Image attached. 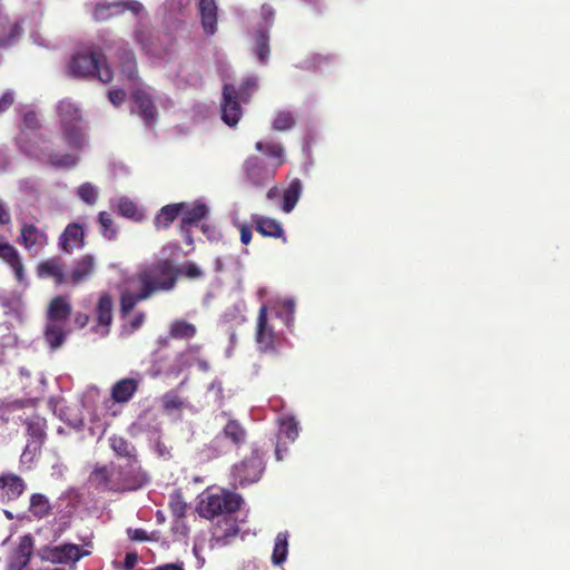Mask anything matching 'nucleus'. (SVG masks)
Instances as JSON below:
<instances>
[{
  "mask_svg": "<svg viewBox=\"0 0 570 570\" xmlns=\"http://www.w3.org/2000/svg\"><path fill=\"white\" fill-rule=\"evenodd\" d=\"M180 268L170 258H157L142 263L135 274L128 279V284L137 287V291H124L120 295V311L122 314L131 312L142 301L151 298L159 293L173 291Z\"/></svg>",
  "mask_w": 570,
  "mask_h": 570,
  "instance_id": "nucleus-1",
  "label": "nucleus"
},
{
  "mask_svg": "<svg viewBox=\"0 0 570 570\" xmlns=\"http://www.w3.org/2000/svg\"><path fill=\"white\" fill-rule=\"evenodd\" d=\"M69 71L76 78H97L104 83L111 82L114 78V71L100 49L75 53L69 63Z\"/></svg>",
  "mask_w": 570,
  "mask_h": 570,
  "instance_id": "nucleus-2",
  "label": "nucleus"
},
{
  "mask_svg": "<svg viewBox=\"0 0 570 570\" xmlns=\"http://www.w3.org/2000/svg\"><path fill=\"white\" fill-rule=\"evenodd\" d=\"M20 150L29 158L47 164L53 168H72L76 167L79 157L73 154H58L48 144L45 138H40L39 141H32L30 139L19 138Z\"/></svg>",
  "mask_w": 570,
  "mask_h": 570,
  "instance_id": "nucleus-3",
  "label": "nucleus"
},
{
  "mask_svg": "<svg viewBox=\"0 0 570 570\" xmlns=\"http://www.w3.org/2000/svg\"><path fill=\"white\" fill-rule=\"evenodd\" d=\"M243 503V498L234 492L220 490L216 493L206 494L199 503V513L206 519L217 515H232Z\"/></svg>",
  "mask_w": 570,
  "mask_h": 570,
  "instance_id": "nucleus-4",
  "label": "nucleus"
},
{
  "mask_svg": "<svg viewBox=\"0 0 570 570\" xmlns=\"http://www.w3.org/2000/svg\"><path fill=\"white\" fill-rule=\"evenodd\" d=\"M264 471V454L259 450L254 449L249 456L234 466L233 478L239 487H246L258 482Z\"/></svg>",
  "mask_w": 570,
  "mask_h": 570,
  "instance_id": "nucleus-5",
  "label": "nucleus"
},
{
  "mask_svg": "<svg viewBox=\"0 0 570 570\" xmlns=\"http://www.w3.org/2000/svg\"><path fill=\"white\" fill-rule=\"evenodd\" d=\"M117 482L114 487L120 492L136 491L148 483L149 478L141 469L138 461L126 462L125 465H116Z\"/></svg>",
  "mask_w": 570,
  "mask_h": 570,
  "instance_id": "nucleus-6",
  "label": "nucleus"
},
{
  "mask_svg": "<svg viewBox=\"0 0 570 570\" xmlns=\"http://www.w3.org/2000/svg\"><path fill=\"white\" fill-rule=\"evenodd\" d=\"M35 551V539L31 534L19 537L6 557V570H24Z\"/></svg>",
  "mask_w": 570,
  "mask_h": 570,
  "instance_id": "nucleus-7",
  "label": "nucleus"
},
{
  "mask_svg": "<svg viewBox=\"0 0 570 570\" xmlns=\"http://www.w3.org/2000/svg\"><path fill=\"white\" fill-rule=\"evenodd\" d=\"M243 171L246 180L254 187L268 184L276 175L275 168H272L257 155H250L244 160Z\"/></svg>",
  "mask_w": 570,
  "mask_h": 570,
  "instance_id": "nucleus-8",
  "label": "nucleus"
},
{
  "mask_svg": "<svg viewBox=\"0 0 570 570\" xmlns=\"http://www.w3.org/2000/svg\"><path fill=\"white\" fill-rule=\"evenodd\" d=\"M87 554V551L82 552L79 546L72 543L45 547L39 551L41 560L52 564H73Z\"/></svg>",
  "mask_w": 570,
  "mask_h": 570,
  "instance_id": "nucleus-9",
  "label": "nucleus"
},
{
  "mask_svg": "<svg viewBox=\"0 0 570 570\" xmlns=\"http://www.w3.org/2000/svg\"><path fill=\"white\" fill-rule=\"evenodd\" d=\"M242 104L236 98V87L233 83H225L222 91L220 114L222 120L229 127H234L242 118Z\"/></svg>",
  "mask_w": 570,
  "mask_h": 570,
  "instance_id": "nucleus-10",
  "label": "nucleus"
},
{
  "mask_svg": "<svg viewBox=\"0 0 570 570\" xmlns=\"http://www.w3.org/2000/svg\"><path fill=\"white\" fill-rule=\"evenodd\" d=\"M116 59L119 63L120 72L131 82H136L138 77L137 61L129 43L119 40L116 42Z\"/></svg>",
  "mask_w": 570,
  "mask_h": 570,
  "instance_id": "nucleus-11",
  "label": "nucleus"
},
{
  "mask_svg": "<svg viewBox=\"0 0 570 570\" xmlns=\"http://www.w3.org/2000/svg\"><path fill=\"white\" fill-rule=\"evenodd\" d=\"M27 490L26 481L13 472L0 474V501L11 502L18 500Z\"/></svg>",
  "mask_w": 570,
  "mask_h": 570,
  "instance_id": "nucleus-12",
  "label": "nucleus"
},
{
  "mask_svg": "<svg viewBox=\"0 0 570 570\" xmlns=\"http://www.w3.org/2000/svg\"><path fill=\"white\" fill-rule=\"evenodd\" d=\"M58 245L68 254L73 249L82 248L85 246L83 226L78 223L68 224L58 238Z\"/></svg>",
  "mask_w": 570,
  "mask_h": 570,
  "instance_id": "nucleus-13",
  "label": "nucleus"
},
{
  "mask_svg": "<svg viewBox=\"0 0 570 570\" xmlns=\"http://www.w3.org/2000/svg\"><path fill=\"white\" fill-rule=\"evenodd\" d=\"M37 276L39 278H52L56 285H62L68 282L63 271V262L59 256L42 261L37 266Z\"/></svg>",
  "mask_w": 570,
  "mask_h": 570,
  "instance_id": "nucleus-14",
  "label": "nucleus"
},
{
  "mask_svg": "<svg viewBox=\"0 0 570 570\" xmlns=\"http://www.w3.org/2000/svg\"><path fill=\"white\" fill-rule=\"evenodd\" d=\"M274 337L273 327L269 326L267 322V307L266 305H262L257 316L256 343L262 351L267 352L274 348Z\"/></svg>",
  "mask_w": 570,
  "mask_h": 570,
  "instance_id": "nucleus-15",
  "label": "nucleus"
},
{
  "mask_svg": "<svg viewBox=\"0 0 570 570\" xmlns=\"http://www.w3.org/2000/svg\"><path fill=\"white\" fill-rule=\"evenodd\" d=\"M255 149L268 159L267 164L276 171L286 163L284 146L278 141L273 139L259 140L255 144Z\"/></svg>",
  "mask_w": 570,
  "mask_h": 570,
  "instance_id": "nucleus-16",
  "label": "nucleus"
},
{
  "mask_svg": "<svg viewBox=\"0 0 570 570\" xmlns=\"http://www.w3.org/2000/svg\"><path fill=\"white\" fill-rule=\"evenodd\" d=\"M140 381L135 377H124L114 383L110 389V397L115 403L126 404L137 393Z\"/></svg>",
  "mask_w": 570,
  "mask_h": 570,
  "instance_id": "nucleus-17",
  "label": "nucleus"
},
{
  "mask_svg": "<svg viewBox=\"0 0 570 570\" xmlns=\"http://www.w3.org/2000/svg\"><path fill=\"white\" fill-rule=\"evenodd\" d=\"M252 222L254 223L256 230L263 237L281 238L283 243L287 242L284 228L278 220L258 214H253Z\"/></svg>",
  "mask_w": 570,
  "mask_h": 570,
  "instance_id": "nucleus-18",
  "label": "nucleus"
},
{
  "mask_svg": "<svg viewBox=\"0 0 570 570\" xmlns=\"http://www.w3.org/2000/svg\"><path fill=\"white\" fill-rule=\"evenodd\" d=\"M90 481L101 490H108L114 492H120L119 489L114 487L117 482L116 478V465L111 464L96 466L90 474Z\"/></svg>",
  "mask_w": 570,
  "mask_h": 570,
  "instance_id": "nucleus-19",
  "label": "nucleus"
},
{
  "mask_svg": "<svg viewBox=\"0 0 570 570\" xmlns=\"http://www.w3.org/2000/svg\"><path fill=\"white\" fill-rule=\"evenodd\" d=\"M90 481L101 490H108L114 492H120L119 489L114 487L117 482L116 478V465L111 464L96 466L90 474Z\"/></svg>",
  "mask_w": 570,
  "mask_h": 570,
  "instance_id": "nucleus-20",
  "label": "nucleus"
},
{
  "mask_svg": "<svg viewBox=\"0 0 570 570\" xmlns=\"http://www.w3.org/2000/svg\"><path fill=\"white\" fill-rule=\"evenodd\" d=\"M240 529L236 518L233 515H224L214 527L213 535L218 543L228 544L232 539L236 538Z\"/></svg>",
  "mask_w": 570,
  "mask_h": 570,
  "instance_id": "nucleus-21",
  "label": "nucleus"
},
{
  "mask_svg": "<svg viewBox=\"0 0 570 570\" xmlns=\"http://www.w3.org/2000/svg\"><path fill=\"white\" fill-rule=\"evenodd\" d=\"M71 304L66 296H55L48 306V322H57L63 324L71 315Z\"/></svg>",
  "mask_w": 570,
  "mask_h": 570,
  "instance_id": "nucleus-22",
  "label": "nucleus"
},
{
  "mask_svg": "<svg viewBox=\"0 0 570 570\" xmlns=\"http://www.w3.org/2000/svg\"><path fill=\"white\" fill-rule=\"evenodd\" d=\"M18 242L26 249H31L35 246L43 247L45 245H47L48 237L36 225L24 224L21 227Z\"/></svg>",
  "mask_w": 570,
  "mask_h": 570,
  "instance_id": "nucleus-23",
  "label": "nucleus"
},
{
  "mask_svg": "<svg viewBox=\"0 0 570 570\" xmlns=\"http://www.w3.org/2000/svg\"><path fill=\"white\" fill-rule=\"evenodd\" d=\"M139 109V115L147 126H153L156 121L157 109L150 95L144 90H136L132 95Z\"/></svg>",
  "mask_w": 570,
  "mask_h": 570,
  "instance_id": "nucleus-24",
  "label": "nucleus"
},
{
  "mask_svg": "<svg viewBox=\"0 0 570 570\" xmlns=\"http://www.w3.org/2000/svg\"><path fill=\"white\" fill-rule=\"evenodd\" d=\"M95 272V258L90 254L81 256L73 265L68 281L78 285L87 281Z\"/></svg>",
  "mask_w": 570,
  "mask_h": 570,
  "instance_id": "nucleus-25",
  "label": "nucleus"
},
{
  "mask_svg": "<svg viewBox=\"0 0 570 570\" xmlns=\"http://www.w3.org/2000/svg\"><path fill=\"white\" fill-rule=\"evenodd\" d=\"M184 208L181 209V225L180 229H185V227H190L193 225L198 224L202 219H204L208 214V207L203 203H181Z\"/></svg>",
  "mask_w": 570,
  "mask_h": 570,
  "instance_id": "nucleus-26",
  "label": "nucleus"
},
{
  "mask_svg": "<svg viewBox=\"0 0 570 570\" xmlns=\"http://www.w3.org/2000/svg\"><path fill=\"white\" fill-rule=\"evenodd\" d=\"M202 26L207 35H215L217 30V7L215 0H199L198 3Z\"/></svg>",
  "mask_w": 570,
  "mask_h": 570,
  "instance_id": "nucleus-27",
  "label": "nucleus"
},
{
  "mask_svg": "<svg viewBox=\"0 0 570 570\" xmlns=\"http://www.w3.org/2000/svg\"><path fill=\"white\" fill-rule=\"evenodd\" d=\"M220 435L229 440L236 448H240L242 445H244L247 440L246 429L235 419L228 420V422L223 428L219 435L216 436L214 442H217Z\"/></svg>",
  "mask_w": 570,
  "mask_h": 570,
  "instance_id": "nucleus-28",
  "label": "nucleus"
},
{
  "mask_svg": "<svg viewBox=\"0 0 570 570\" xmlns=\"http://www.w3.org/2000/svg\"><path fill=\"white\" fill-rule=\"evenodd\" d=\"M183 204L174 203L160 208L154 218V226L156 229H167L180 215Z\"/></svg>",
  "mask_w": 570,
  "mask_h": 570,
  "instance_id": "nucleus-29",
  "label": "nucleus"
},
{
  "mask_svg": "<svg viewBox=\"0 0 570 570\" xmlns=\"http://www.w3.org/2000/svg\"><path fill=\"white\" fill-rule=\"evenodd\" d=\"M22 32L18 22H10L8 18L0 17V48L13 46Z\"/></svg>",
  "mask_w": 570,
  "mask_h": 570,
  "instance_id": "nucleus-30",
  "label": "nucleus"
},
{
  "mask_svg": "<svg viewBox=\"0 0 570 570\" xmlns=\"http://www.w3.org/2000/svg\"><path fill=\"white\" fill-rule=\"evenodd\" d=\"M109 446L114 451V453L119 456L126 459L128 462L138 461L136 448L129 442L127 439L120 435H112L109 438Z\"/></svg>",
  "mask_w": 570,
  "mask_h": 570,
  "instance_id": "nucleus-31",
  "label": "nucleus"
},
{
  "mask_svg": "<svg viewBox=\"0 0 570 570\" xmlns=\"http://www.w3.org/2000/svg\"><path fill=\"white\" fill-rule=\"evenodd\" d=\"M303 184L301 179H292L283 193L282 210L284 213H291L295 208L297 202L301 198Z\"/></svg>",
  "mask_w": 570,
  "mask_h": 570,
  "instance_id": "nucleus-32",
  "label": "nucleus"
},
{
  "mask_svg": "<svg viewBox=\"0 0 570 570\" xmlns=\"http://www.w3.org/2000/svg\"><path fill=\"white\" fill-rule=\"evenodd\" d=\"M45 340L50 348L56 350L60 347L66 340L65 325L57 322H47Z\"/></svg>",
  "mask_w": 570,
  "mask_h": 570,
  "instance_id": "nucleus-33",
  "label": "nucleus"
},
{
  "mask_svg": "<svg viewBox=\"0 0 570 570\" xmlns=\"http://www.w3.org/2000/svg\"><path fill=\"white\" fill-rule=\"evenodd\" d=\"M52 507L49 499L42 493H33L30 497L29 512L37 519H43L51 514Z\"/></svg>",
  "mask_w": 570,
  "mask_h": 570,
  "instance_id": "nucleus-34",
  "label": "nucleus"
},
{
  "mask_svg": "<svg viewBox=\"0 0 570 570\" xmlns=\"http://www.w3.org/2000/svg\"><path fill=\"white\" fill-rule=\"evenodd\" d=\"M79 124L75 122L62 127L65 140L72 149H81L86 142V135Z\"/></svg>",
  "mask_w": 570,
  "mask_h": 570,
  "instance_id": "nucleus-35",
  "label": "nucleus"
},
{
  "mask_svg": "<svg viewBox=\"0 0 570 570\" xmlns=\"http://www.w3.org/2000/svg\"><path fill=\"white\" fill-rule=\"evenodd\" d=\"M197 334V328L194 324L185 320H175L169 327V336L174 340H191Z\"/></svg>",
  "mask_w": 570,
  "mask_h": 570,
  "instance_id": "nucleus-36",
  "label": "nucleus"
},
{
  "mask_svg": "<svg viewBox=\"0 0 570 570\" xmlns=\"http://www.w3.org/2000/svg\"><path fill=\"white\" fill-rule=\"evenodd\" d=\"M57 110L62 127L81 121L80 111L71 101L61 100L58 104Z\"/></svg>",
  "mask_w": 570,
  "mask_h": 570,
  "instance_id": "nucleus-37",
  "label": "nucleus"
},
{
  "mask_svg": "<svg viewBox=\"0 0 570 570\" xmlns=\"http://www.w3.org/2000/svg\"><path fill=\"white\" fill-rule=\"evenodd\" d=\"M96 314L99 324L110 325L112 321V299L109 294L105 293L99 297Z\"/></svg>",
  "mask_w": 570,
  "mask_h": 570,
  "instance_id": "nucleus-38",
  "label": "nucleus"
},
{
  "mask_svg": "<svg viewBox=\"0 0 570 570\" xmlns=\"http://www.w3.org/2000/svg\"><path fill=\"white\" fill-rule=\"evenodd\" d=\"M288 553V533L279 532L275 538L274 549L272 553V561L275 566H281L285 562Z\"/></svg>",
  "mask_w": 570,
  "mask_h": 570,
  "instance_id": "nucleus-39",
  "label": "nucleus"
},
{
  "mask_svg": "<svg viewBox=\"0 0 570 570\" xmlns=\"http://www.w3.org/2000/svg\"><path fill=\"white\" fill-rule=\"evenodd\" d=\"M256 56L262 63H266L269 59V37L264 30H258L255 35Z\"/></svg>",
  "mask_w": 570,
  "mask_h": 570,
  "instance_id": "nucleus-40",
  "label": "nucleus"
},
{
  "mask_svg": "<svg viewBox=\"0 0 570 570\" xmlns=\"http://www.w3.org/2000/svg\"><path fill=\"white\" fill-rule=\"evenodd\" d=\"M257 78L247 77L240 82L239 87L236 88V98L243 101V104H247L250 100L253 94L257 90Z\"/></svg>",
  "mask_w": 570,
  "mask_h": 570,
  "instance_id": "nucleus-41",
  "label": "nucleus"
},
{
  "mask_svg": "<svg viewBox=\"0 0 570 570\" xmlns=\"http://www.w3.org/2000/svg\"><path fill=\"white\" fill-rule=\"evenodd\" d=\"M105 3H106V6H117V7L119 6V8H117V11L115 8L109 9V12L111 13V18L122 14L126 11H130L134 14H138L144 9L142 4L136 0H125V1L105 2Z\"/></svg>",
  "mask_w": 570,
  "mask_h": 570,
  "instance_id": "nucleus-42",
  "label": "nucleus"
},
{
  "mask_svg": "<svg viewBox=\"0 0 570 570\" xmlns=\"http://www.w3.org/2000/svg\"><path fill=\"white\" fill-rule=\"evenodd\" d=\"M295 126V118L291 111H278L273 120L272 128L276 131H286Z\"/></svg>",
  "mask_w": 570,
  "mask_h": 570,
  "instance_id": "nucleus-43",
  "label": "nucleus"
},
{
  "mask_svg": "<svg viewBox=\"0 0 570 570\" xmlns=\"http://www.w3.org/2000/svg\"><path fill=\"white\" fill-rule=\"evenodd\" d=\"M98 222L101 226V234L108 239H114L117 235V228L115 227L111 215L107 212H100Z\"/></svg>",
  "mask_w": 570,
  "mask_h": 570,
  "instance_id": "nucleus-44",
  "label": "nucleus"
},
{
  "mask_svg": "<svg viewBox=\"0 0 570 570\" xmlns=\"http://www.w3.org/2000/svg\"><path fill=\"white\" fill-rule=\"evenodd\" d=\"M279 435L286 440L294 442L298 436V424L294 417L283 419Z\"/></svg>",
  "mask_w": 570,
  "mask_h": 570,
  "instance_id": "nucleus-45",
  "label": "nucleus"
},
{
  "mask_svg": "<svg viewBox=\"0 0 570 570\" xmlns=\"http://www.w3.org/2000/svg\"><path fill=\"white\" fill-rule=\"evenodd\" d=\"M169 508L176 518H183L186 514L187 504L179 491H175L170 494Z\"/></svg>",
  "mask_w": 570,
  "mask_h": 570,
  "instance_id": "nucleus-46",
  "label": "nucleus"
},
{
  "mask_svg": "<svg viewBox=\"0 0 570 570\" xmlns=\"http://www.w3.org/2000/svg\"><path fill=\"white\" fill-rule=\"evenodd\" d=\"M20 257L17 248L6 240H0V258L6 263H12Z\"/></svg>",
  "mask_w": 570,
  "mask_h": 570,
  "instance_id": "nucleus-47",
  "label": "nucleus"
},
{
  "mask_svg": "<svg viewBox=\"0 0 570 570\" xmlns=\"http://www.w3.org/2000/svg\"><path fill=\"white\" fill-rule=\"evenodd\" d=\"M78 196L87 204H95L98 198V190L90 183H85L78 188Z\"/></svg>",
  "mask_w": 570,
  "mask_h": 570,
  "instance_id": "nucleus-48",
  "label": "nucleus"
},
{
  "mask_svg": "<svg viewBox=\"0 0 570 570\" xmlns=\"http://www.w3.org/2000/svg\"><path fill=\"white\" fill-rule=\"evenodd\" d=\"M28 434L33 439L39 446H41L46 439L43 425L40 422H29L27 424Z\"/></svg>",
  "mask_w": 570,
  "mask_h": 570,
  "instance_id": "nucleus-49",
  "label": "nucleus"
},
{
  "mask_svg": "<svg viewBox=\"0 0 570 570\" xmlns=\"http://www.w3.org/2000/svg\"><path fill=\"white\" fill-rule=\"evenodd\" d=\"M8 265L12 269L14 279L17 281V283H19L20 285H23V286H28L29 282L26 276V271H24L23 263L21 261V256L19 258H17L14 262L9 263Z\"/></svg>",
  "mask_w": 570,
  "mask_h": 570,
  "instance_id": "nucleus-50",
  "label": "nucleus"
},
{
  "mask_svg": "<svg viewBox=\"0 0 570 570\" xmlns=\"http://www.w3.org/2000/svg\"><path fill=\"white\" fill-rule=\"evenodd\" d=\"M163 406L166 411L180 410L183 400L175 392H167L163 396Z\"/></svg>",
  "mask_w": 570,
  "mask_h": 570,
  "instance_id": "nucleus-51",
  "label": "nucleus"
},
{
  "mask_svg": "<svg viewBox=\"0 0 570 570\" xmlns=\"http://www.w3.org/2000/svg\"><path fill=\"white\" fill-rule=\"evenodd\" d=\"M118 210L121 216L127 218H136L138 215V208L135 203L128 199L120 200L118 205Z\"/></svg>",
  "mask_w": 570,
  "mask_h": 570,
  "instance_id": "nucleus-52",
  "label": "nucleus"
},
{
  "mask_svg": "<svg viewBox=\"0 0 570 570\" xmlns=\"http://www.w3.org/2000/svg\"><path fill=\"white\" fill-rule=\"evenodd\" d=\"M115 8L117 10V6H106V3H98L92 12L94 19L98 22L106 21L111 18V13L109 9Z\"/></svg>",
  "mask_w": 570,
  "mask_h": 570,
  "instance_id": "nucleus-53",
  "label": "nucleus"
},
{
  "mask_svg": "<svg viewBox=\"0 0 570 570\" xmlns=\"http://www.w3.org/2000/svg\"><path fill=\"white\" fill-rule=\"evenodd\" d=\"M22 127L29 130H37L40 128L38 116L35 111L29 110L22 117Z\"/></svg>",
  "mask_w": 570,
  "mask_h": 570,
  "instance_id": "nucleus-54",
  "label": "nucleus"
},
{
  "mask_svg": "<svg viewBox=\"0 0 570 570\" xmlns=\"http://www.w3.org/2000/svg\"><path fill=\"white\" fill-rule=\"evenodd\" d=\"M180 268V275L186 276L189 279L199 278L204 275L203 271L194 263H188Z\"/></svg>",
  "mask_w": 570,
  "mask_h": 570,
  "instance_id": "nucleus-55",
  "label": "nucleus"
},
{
  "mask_svg": "<svg viewBox=\"0 0 570 570\" xmlns=\"http://www.w3.org/2000/svg\"><path fill=\"white\" fill-rule=\"evenodd\" d=\"M108 98L114 106L118 107L125 101L126 92L124 89H114L108 92Z\"/></svg>",
  "mask_w": 570,
  "mask_h": 570,
  "instance_id": "nucleus-56",
  "label": "nucleus"
},
{
  "mask_svg": "<svg viewBox=\"0 0 570 570\" xmlns=\"http://www.w3.org/2000/svg\"><path fill=\"white\" fill-rule=\"evenodd\" d=\"M14 102V97L11 91L4 92L0 97V114L4 112L7 109H9Z\"/></svg>",
  "mask_w": 570,
  "mask_h": 570,
  "instance_id": "nucleus-57",
  "label": "nucleus"
},
{
  "mask_svg": "<svg viewBox=\"0 0 570 570\" xmlns=\"http://www.w3.org/2000/svg\"><path fill=\"white\" fill-rule=\"evenodd\" d=\"M239 234H240V242L244 245H248L250 243L252 236H253L250 226H248L246 224H240L239 225Z\"/></svg>",
  "mask_w": 570,
  "mask_h": 570,
  "instance_id": "nucleus-58",
  "label": "nucleus"
},
{
  "mask_svg": "<svg viewBox=\"0 0 570 570\" xmlns=\"http://www.w3.org/2000/svg\"><path fill=\"white\" fill-rule=\"evenodd\" d=\"M128 535L131 540L139 542H144L149 539L144 529H128Z\"/></svg>",
  "mask_w": 570,
  "mask_h": 570,
  "instance_id": "nucleus-59",
  "label": "nucleus"
},
{
  "mask_svg": "<svg viewBox=\"0 0 570 570\" xmlns=\"http://www.w3.org/2000/svg\"><path fill=\"white\" fill-rule=\"evenodd\" d=\"M137 561H138V557L136 553H134V552L126 553L125 560H124V569L132 570L136 567Z\"/></svg>",
  "mask_w": 570,
  "mask_h": 570,
  "instance_id": "nucleus-60",
  "label": "nucleus"
},
{
  "mask_svg": "<svg viewBox=\"0 0 570 570\" xmlns=\"http://www.w3.org/2000/svg\"><path fill=\"white\" fill-rule=\"evenodd\" d=\"M11 216L4 204L0 203V225L10 223Z\"/></svg>",
  "mask_w": 570,
  "mask_h": 570,
  "instance_id": "nucleus-61",
  "label": "nucleus"
},
{
  "mask_svg": "<svg viewBox=\"0 0 570 570\" xmlns=\"http://www.w3.org/2000/svg\"><path fill=\"white\" fill-rule=\"evenodd\" d=\"M89 322V316L85 313H77L75 316V323L78 327H85Z\"/></svg>",
  "mask_w": 570,
  "mask_h": 570,
  "instance_id": "nucleus-62",
  "label": "nucleus"
},
{
  "mask_svg": "<svg viewBox=\"0 0 570 570\" xmlns=\"http://www.w3.org/2000/svg\"><path fill=\"white\" fill-rule=\"evenodd\" d=\"M153 570H185L184 564L180 563H165L161 566L156 567Z\"/></svg>",
  "mask_w": 570,
  "mask_h": 570,
  "instance_id": "nucleus-63",
  "label": "nucleus"
},
{
  "mask_svg": "<svg viewBox=\"0 0 570 570\" xmlns=\"http://www.w3.org/2000/svg\"><path fill=\"white\" fill-rule=\"evenodd\" d=\"M144 321H145V315H144L142 313H140V314L136 315V316L132 318V321H131L130 325H131V327H132L134 330H137V328H139V327L141 326V324L144 323Z\"/></svg>",
  "mask_w": 570,
  "mask_h": 570,
  "instance_id": "nucleus-64",
  "label": "nucleus"
}]
</instances>
